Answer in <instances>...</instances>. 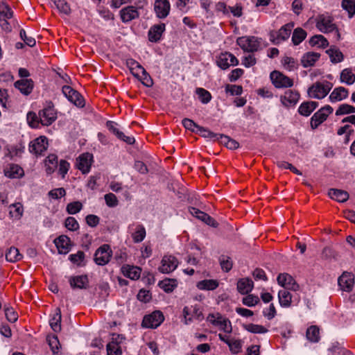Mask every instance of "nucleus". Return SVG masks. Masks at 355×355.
I'll use <instances>...</instances> for the list:
<instances>
[{
  "label": "nucleus",
  "mask_w": 355,
  "mask_h": 355,
  "mask_svg": "<svg viewBox=\"0 0 355 355\" xmlns=\"http://www.w3.org/2000/svg\"><path fill=\"white\" fill-rule=\"evenodd\" d=\"M332 83L329 81L316 82L308 89V95L310 98H324L332 88Z\"/></svg>",
  "instance_id": "1"
},
{
  "label": "nucleus",
  "mask_w": 355,
  "mask_h": 355,
  "mask_svg": "<svg viewBox=\"0 0 355 355\" xmlns=\"http://www.w3.org/2000/svg\"><path fill=\"white\" fill-rule=\"evenodd\" d=\"M293 26L294 23L291 22L283 26L277 32L272 31L270 33V40L275 44H278L280 42L286 40L290 37Z\"/></svg>",
  "instance_id": "4"
},
{
  "label": "nucleus",
  "mask_w": 355,
  "mask_h": 355,
  "mask_svg": "<svg viewBox=\"0 0 355 355\" xmlns=\"http://www.w3.org/2000/svg\"><path fill=\"white\" fill-rule=\"evenodd\" d=\"M55 244L58 248L60 254H67L71 249V241L70 239L65 236L62 235L55 239Z\"/></svg>",
  "instance_id": "23"
},
{
  "label": "nucleus",
  "mask_w": 355,
  "mask_h": 355,
  "mask_svg": "<svg viewBox=\"0 0 355 355\" xmlns=\"http://www.w3.org/2000/svg\"><path fill=\"white\" fill-rule=\"evenodd\" d=\"M320 330L316 326H311L307 329L306 338L313 343H317L320 339Z\"/></svg>",
  "instance_id": "44"
},
{
  "label": "nucleus",
  "mask_w": 355,
  "mask_h": 355,
  "mask_svg": "<svg viewBox=\"0 0 355 355\" xmlns=\"http://www.w3.org/2000/svg\"><path fill=\"white\" fill-rule=\"evenodd\" d=\"M320 55L318 53H306L302 56L301 59L302 66L305 68L313 66L315 62L319 59Z\"/></svg>",
  "instance_id": "30"
},
{
  "label": "nucleus",
  "mask_w": 355,
  "mask_h": 355,
  "mask_svg": "<svg viewBox=\"0 0 355 355\" xmlns=\"http://www.w3.org/2000/svg\"><path fill=\"white\" fill-rule=\"evenodd\" d=\"M47 342L49 347H51L52 352L53 354H57L60 346L58 337L56 336H48Z\"/></svg>",
  "instance_id": "52"
},
{
  "label": "nucleus",
  "mask_w": 355,
  "mask_h": 355,
  "mask_svg": "<svg viewBox=\"0 0 355 355\" xmlns=\"http://www.w3.org/2000/svg\"><path fill=\"white\" fill-rule=\"evenodd\" d=\"M351 113H355V107L348 104L340 105L338 110L336 111V116L348 114Z\"/></svg>",
  "instance_id": "49"
},
{
  "label": "nucleus",
  "mask_w": 355,
  "mask_h": 355,
  "mask_svg": "<svg viewBox=\"0 0 355 355\" xmlns=\"http://www.w3.org/2000/svg\"><path fill=\"white\" fill-rule=\"evenodd\" d=\"M318 106V103L315 101L304 102L300 105L298 112L301 115L308 116Z\"/></svg>",
  "instance_id": "29"
},
{
  "label": "nucleus",
  "mask_w": 355,
  "mask_h": 355,
  "mask_svg": "<svg viewBox=\"0 0 355 355\" xmlns=\"http://www.w3.org/2000/svg\"><path fill=\"white\" fill-rule=\"evenodd\" d=\"M19 36L26 45L31 47H33L35 45V40L32 37H28L26 35V31L24 29L20 30Z\"/></svg>",
  "instance_id": "62"
},
{
  "label": "nucleus",
  "mask_w": 355,
  "mask_h": 355,
  "mask_svg": "<svg viewBox=\"0 0 355 355\" xmlns=\"http://www.w3.org/2000/svg\"><path fill=\"white\" fill-rule=\"evenodd\" d=\"M171 5L168 0H155L154 11L159 19H165L169 14Z\"/></svg>",
  "instance_id": "14"
},
{
  "label": "nucleus",
  "mask_w": 355,
  "mask_h": 355,
  "mask_svg": "<svg viewBox=\"0 0 355 355\" xmlns=\"http://www.w3.org/2000/svg\"><path fill=\"white\" fill-rule=\"evenodd\" d=\"M53 3L60 12L69 15L71 13V8L65 0H53Z\"/></svg>",
  "instance_id": "45"
},
{
  "label": "nucleus",
  "mask_w": 355,
  "mask_h": 355,
  "mask_svg": "<svg viewBox=\"0 0 355 355\" xmlns=\"http://www.w3.org/2000/svg\"><path fill=\"white\" fill-rule=\"evenodd\" d=\"M261 40L254 36L240 37L237 39L236 43L244 51L254 52L260 48Z\"/></svg>",
  "instance_id": "3"
},
{
  "label": "nucleus",
  "mask_w": 355,
  "mask_h": 355,
  "mask_svg": "<svg viewBox=\"0 0 355 355\" xmlns=\"http://www.w3.org/2000/svg\"><path fill=\"white\" fill-rule=\"evenodd\" d=\"M230 350L234 354H236L241 352L242 347V343L239 340H231L228 343Z\"/></svg>",
  "instance_id": "60"
},
{
  "label": "nucleus",
  "mask_w": 355,
  "mask_h": 355,
  "mask_svg": "<svg viewBox=\"0 0 355 355\" xmlns=\"http://www.w3.org/2000/svg\"><path fill=\"white\" fill-rule=\"evenodd\" d=\"M311 46H318V47L324 49L328 46L329 42L322 35H315L309 40Z\"/></svg>",
  "instance_id": "37"
},
{
  "label": "nucleus",
  "mask_w": 355,
  "mask_h": 355,
  "mask_svg": "<svg viewBox=\"0 0 355 355\" xmlns=\"http://www.w3.org/2000/svg\"><path fill=\"white\" fill-rule=\"evenodd\" d=\"M220 266L223 271L229 272L232 268V261L230 258L225 255H222L219 259Z\"/></svg>",
  "instance_id": "54"
},
{
  "label": "nucleus",
  "mask_w": 355,
  "mask_h": 355,
  "mask_svg": "<svg viewBox=\"0 0 355 355\" xmlns=\"http://www.w3.org/2000/svg\"><path fill=\"white\" fill-rule=\"evenodd\" d=\"M288 290V289L284 288V289L280 290L278 293V297H279V303H280L281 306H285V307L289 306L291 303L292 297H291L290 292Z\"/></svg>",
  "instance_id": "36"
},
{
  "label": "nucleus",
  "mask_w": 355,
  "mask_h": 355,
  "mask_svg": "<svg viewBox=\"0 0 355 355\" xmlns=\"http://www.w3.org/2000/svg\"><path fill=\"white\" fill-rule=\"evenodd\" d=\"M83 207V205L79 201L70 202L67 206V211L69 214H76L79 212Z\"/></svg>",
  "instance_id": "55"
},
{
  "label": "nucleus",
  "mask_w": 355,
  "mask_h": 355,
  "mask_svg": "<svg viewBox=\"0 0 355 355\" xmlns=\"http://www.w3.org/2000/svg\"><path fill=\"white\" fill-rule=\"evenodd\" d=\"M24 212L23 206L21 203L17 202L9 206V213L12 218L19 219Z\"/></svg>",
  "instance_id": "39"
},
{
  "label": "nucleus",
  "mask_w": 355,
  "mask_h": 355,
  "mask_svg": "<svg viewBox=\"0 0 355 355\" xmlns=\"http://www.w3.org/2000/svg\"><path fill=\"white\" fill-rule=\"evenodd\" d=\"M270 77L276 88L291 87L293 85L292 79L278 71L271 72Z\"/></svg>",
  "instance_id": "8"
},
{
  "label": "nucleus",
  "mask_w": 355,
  "mask_h": 355,
  "mask_svg": "<svg viewBox=\"0 0 355 355\" xmlns=\"http://www.w3.org/2000/svg\"><path fill=\"white\" fill-rule=\"evenodd\" d=\"M349 94L348 89L343 87H336L329 95V100L331 102L334 103L340 101L347 98Z\"/></svg>",
  "instance_id": "25"
},
{
  "label": "nucleus",
  "mask_w": 355,
  "mask_h": 355,
  "mask_svg": "<svg viewBox=\"0 0 355 355\" xmlns=\"http://www.w3.org/2000/svg\"><path fill=\"white\" fill-rule=\"evenodd\" d=\"M164 317L160 311H153L151 314L144 316L142 327L145 328L155 329L164 321Z\"/></svg>",
  "instance_id": "7"
},
{
  "label": "nucleus",
  "mask_w": 355,
  "mask_h": 355,
  "mask_svg": "<svg viewBox=\"0 0 355 355\" xmlns=\"http://www.w3.org/2000/svg\"><path fill=\"white\" fill-rule=\"evenodd\" d=\"M300 98V94L296 91L287 90L284 94L280 97L282 103L286 107L294 106Z\"/></svg>",
  "instance_id": "19"
},
{
  "label": "nucleus",
  "mask_w": 355,
  "mask_h": 355,
  "mask_svg": "<svg viewBox=\"0 0 355 355\" xmlns=\"http://www.w3.org/2000/svg\"><path fill=\"white\" fill-rule=\"evenodd\" d=\"M329 196L339 202H345L349 199V193L341 189H330L328 192Z\"/></svg>",
  "instance_id": "27"
},
{
  "label": "nucleus",
  "mask_w": 355,
  "mask_h": 355,
  "mask_svg": "<svg viewBox=\"0 0 355 355\" xmlns=\"http://www.w3.org/2000/svg\"><path fill=\"white\" fill-rule=\"evenodd\" d=\"M141 75H139V78H137L140 80L144 85L148 87H150L153 85V81L150 76L147 73L146 69L144 68L141 71Z\"/></svg>",
  "instance_id": "53"
},
{
  "label": "nucleus",
  "mask_w": 355,
  "mask_h": 355,
  "mask_svg": "<svg viewBox=\"0 0 355 355\" xmlns=\"http://www.w3.org/2000/svg\"><path fill=\"white\" fill-rule=\"evenodd\" d=\"M26 119L29 125L34 128H37L40 123V116L33 112H28Z\"/></svg>",
  "instance_id": "51"
},
{
  "label": "nucleus",
  "mask_w": 355,
  "mask_h": 355,
  "mask_svg": "<svg viewBox=\"0 0 355 355\" xmlns=\"http://www.w3.org/2000/svg\"><path fill=\"white\" fill-rule=\"evenodd\" d=\"M306 37V32L302 28H297L293 31L292 42L294 45L300 44Z\"/></svg>",
  "instance_id": "40"
},
{
  "label": "nucleus",
  "mask_w": 355,
  "mask_h": 355,
  "mask_svg": "<svg viewBox=\"0 0 355 355\" xmlns=\"http://www.w3.org/2000/svg\"><path fill=\"white\" fill-rule=\"evenodd\" d=\"M196 93L198 96V98L203 104L208 103L211 99V95L207 90L203 88H197Z\"/></svg>",
  "instance_id": "47"
},
{
  "label": "nucleus",
  "mask_w": 355,
  "mask_h": 355,
  "mask_svg": "<svg viewBox=\"0 0 355 355\" xmlns=\"http://www.w3.org/2000/svg\"><path fill=\"white\" fill-rule=\"evenodd\" d=\"M120 16L122 21L127 23L138 18L139 13L136 7L129 6L121 10Z\"/></svg>",
  "instance_id": "20"
},
{
  "label": "nucleus",
  "mask_w": 355,
  "mask_h": 355,
  "mask_svg": "<svg viewBox=\"0 0 355 355\" xmlns=\"http://www.w3.org/2000/svg\"><path fill=\"white\" fill-rule=\"evenodd\" d=\"M69 282L73 289H85L87 288L89 283L87 275L70 277Z\"/></svg>",
  "instance_id": "22"
},
{
  "label": "nucleus",
  "mask_w": 355,
  "mask_h": 355,
  "mask_svg": "<svg viewBox=\"0 0 355 355\" xmlns=\"http://www.w3.org/2000/svg\"><path fill=\"white\" fill-rule=\"evenodd\" d=\"M40 123L49 126L57 119V112L53 105L49 104L39 112Z\"/></svg>",
  "instance_id": "9"
},
{
  "label": "nucleus",
  "mask_w": 355,
  "mask_h": 355,
  "mask_svg": "<svg viewBox=\"0 0 355 355\" xmlns=\"http://www.w3.org/2000/svg\"><path fill=\"white\" fill-rule=\"evenodd\" d=\"M125 65L135 78H139V72L144 67L138 62L132 58H128L125 60Z\"/></svg>",
  "instance_id": "31"
},
{
  "label": "nucleus",
  "mask_w": 355,
  "mask_h": 355,
  "mask_svg": "<svg viewBox=\"0 0 355 355\" xmlns=\"http://www.w3.org/2000/svg\"><path fill=\"white\" fill-rule=\"evenodd\" d=\"M93 155L85 153L81 154L76 159V166L83 174L88 173L90 171Z\"/></svg>",
  "instance_id": "12"
},
{
  "label": "nucleus",
  "mask_w": 355,
  "mask_h": 355,
  "mask_svg": "<svg viewBox=\"0 0 355 355\" xmlns=\"http://www.w3.org/2000/svg\"><path fill=\"white\" fill-rule=\"evenodd\" d=\"M182 123L187 130H191V132H196L199 127V125L197 123H196L193 120L188 118H184L182 120Z\"/></svg>",
  "instance_id": "57"
},
{
  "label": "nucleus",
  "mask_w": 355,
  "mask_h": 355,
  "mask_svg": "<svg viewBox=\"0 0 355 355\" xmlns=\"http://www.w3.org/2000/svg\"><path fill=\"white\" fill-rule=\"evenodd\" d=\"M338 283L342 291L350 292L354 284V276L352 273L344 272L343 275L339 277Z\"/></svg>",
  "instance_id": "18"
},
{
  "label": "nucleus",
  "mask_w": 355,
  "mask_h": 355,
  "mask_svg": "<svg viewBox=\"0 0 355 355\" xmlns=\"http://www.w3.org/2000/svg\"><path fill=\"white\" fill-rule=\"evenodd\" d=\"M259 302L257 296L253 295H248L243 298V303L248 306H253Z\"/></svg>",
  "instance_id": "63"
},
{
  "label": "nucleus",
  "mask_w": 355,
  "mask_h": 355,
  "mask_svg": "<svg viewBox=\"0 0 355 355\" xmlns=\"http://www.w3.org/2000/svg\"><path fill=\"white\" fill-rule=\"evenodd\" d=\"M15 87L18 89L21 94L28 95L33 89V82L31 79H21L15 83Z\"/></svg>",
  "instance_id": "24"
},
{
  "label": "nucleus",
  "mask_w": 355,
  "mask_h": 355,
  "mask_svg": "<svg viewBox=\"0 0 355 355\" xmlns=\"http://www.w3.org/2000/svg\"><path fill=\"white\" fill-rule=\"evenodd\" d=\"M112 251L109 245L104 244L99 247L94 253V261L98 266H105L112 257Z\"/></svg>",
  "instance_id": "5"
},
{
  "label": "nucleus",
  "mask_w": 355,
  "mask_h": 355,
  "mask_svg": "<svg viewBox=\"0 0 355 355\" xmlns=\"http://www.w3.org/2000/svg\"><path fill=\"white\" fill-rule=\"evenodd\" d=\"M340 81L347 85H351L355 83V74L351 69H344L340 73Z\"/></svg>",
  "instance_id": "32"
},
{
  "label": "nucleus",
  "mask_w": 355,
  "mask_h": 355,
  "mask_svg": "<svg viewBox=\"0 0 355 355\" xmlns=\"http://www.w3.org/2000/svg\"><path fill=\"white\" fill-rule=\"evenodd\" d=\"M282 64L285 69L291 71L297 68V63L291 57L285 56L282 60Z\"/></svg>",
  "instance_id": "46"
},
{
  "label": "nucleus",
  "mask_w": 355,
  "mask_h": 355,
  "mask_svg": "<svg viewBox=\"0 0 355 355\" xmlns=\"http://www.w3.org/2000/svg\"><path fill=\"white\" fill-rule=\"evenodd\" d=\"M333 108L330 105H325L316 112L311 119V126L313 129L317 128L323 123L331 113Z\"/></svg>",
  "instance_id": "10"
},
{
  "label": "nucleus",
  "mask_w": 355,
  "mask_h": 355,
  "mask_svg": "<svg viewBox=\"0 0 355 355\" xmlns=\"http://www.w3.org/2000/svg\"><path fill=\"white\" fill-rule=\"evenodd\" d=\"M69 259L73 263L80 266L85 259V253L83 251H78L76 254H70Z\"/></svg>",
  "instance_id": "61"
},
{
  "label": "nucleus",
  "mask_w": 355,
  "mask_h": 355,
  "mask_svg": "<svg viewBox=\"0 0 355 355\" xmlns=\"http://www.w3.org/2000/svg\"><path fill=\"white\" fill-rule=\"evenodd\" d=\"M316 27L320 31L324 33L336 31L337 39L339 40L340 37L339 31L336 24L333 22L332 17L327 15H320L317 17Z\"/></svg>",
  "instance_id": "2"
},
{
  "label": "nucleus",
  "mask_w": 355,
  "mask_h": 355,
  "mask_svg": "<svg viewBox=\"0 0 355 355\" xmlns=\"http://www.w3.org/2000/svg\"><path fill=\"white\" fill-rule=\"evenodd\" d=\"M342 7L347 10L349 17L355 14V1L354 0H343Z\"/></svg>",
  "instance_id": "50"
},
{
  "label": "nucleus",
  "mask_w": 355,
  "mask_h": 355,
  "mask_svg": "<svg viewBox=\"0 0 355 355\" xmlns=\"http://www.w3.org/2000/svg\"><path fill=\"white\" fill-rule=\"evenodd\" d=\"M243 327L252 334H266L268 332V329L265 327L252 323L243 324Z\"/></svg>",
  "instance_id": "41"
},
{
  "label": "nucleus",
  "mask_w": 355,
  "mask_h": 355,
  "mask_svg": "<svg viewBox=\"0 0 355 355\" xmlns=\"http://www.w3.org/2000/svg\"><path fill=\"white\" fill-rule=\"evenodd\" d=\"M61 311L60 308H57L55 313L49 321L50 326L53 331L59 332L61 330Z\"/></svg>",
  "instance_id": "33"
},
{
  "label": "nucleus",
  "mask_w": 355,
  "mask_h": 355,
  "mask_svg": "<svg viewBox=\"0 0 355 355\" xmlns=\"http://www.w3.org/2000/svg\"><path fill=\"white\" fill-rule=\"evenodd\" d=\"M13 12L10 6L5 2L0 3V18L10 19Z\"/></svg>",
  "instance_id": "48"
},
{
  "label": "nucleus",
  "mask_w": 355,
  "mask_h": 355,
  "mask_svg": "<svg viewBox=\"0 0 355 355\" xmlns=\"http://www.w3.org/2000/svg\"><path fill=\"white\" fill-rule=\"evenodd\" d=\"M65 227L71 231H76L79 228V224L75 218L69 216L65 220Z\"/></svg>",
  "instance_id": "58"
},
{
  "label": "nucleus",
  "mask_w": 355,
  "mask_h": 355,
  "mask_svg": "<svg viewBox=\"0 0 355 355\" xmlns=\"http://www.w3.org/2000/svg\"><path fill=\"white\" fill-rule=\"evenodd\" d=\"M277 280L279 285L284 288L293 291H297L299 288L298 284H297L293 277L288 273L279 274Z\"/></svg>",
  "instance_id": "16"
},
{
  "label": "nucleus",
  "mask_w": 355,
  "mask_h": 355,
  "mask_svg": "<svg viewBox=\"0 0 355 355\" xmlns=\"http://www.w3.org/2000/svg\"><path fill=\"white\" fill-rule=\"evenodd\" d=\"M104 199H105L106 205L109 207H115L119 204V200H118L116 196L112 193H109L105 194L104 196Z\"/></svg>",
  "instance_id": "56"
},
{
  "label": "nucleus",
  "mask_w": 355,
  "mask_h": 355,
  "mask_svg": "<svg viewBox=\"0 0 355 355\" xmlns=\"http://www.w3.org/2000/svg\"><path fill=\"white\" fill-rule=\"evenodd\" d=\"M159 286L166 293H171L178 286L175 279H164L158 284Z\"/></svg>",
  "instance_id": "35"
},
{
  "label": "nucleus",
  "mask_w": 355,
  "mask_h": 355,
  "mask_svg": "<svg viewBox=\"0 0 355 355\" xmlns=\"http://www.w3.org/2000/svg\"><path fill=\"white\" fill-rule=\"evenodd\" d=\"M225 92L227 93H230L232 96H238L242 94L243 88L240 85H227L225 87Z\"/></svg>",
  "instance_id": "59"
},
{
  "label": "nucleus",
  "mask_w": 355,
  "mask_h": 355,
  "mask_svg": "<svg viewBox=\"0 0 355 355\" xmlns=\"http://www.w3.org/2000/svg\"><path fill=\"white\" fill-rule=\"evenodd\" d=\"M48 147V140L44 136H41L34 141H33L29 145V150L32 153L36 155H41L44 152Z\"/></svg>",
  "instance_id": "15"
},
{
  "label": "nucleus",
  "mask_w": 355,
  "mask_h": 355,
  "mask_svg": "<svg viewBox=\"0 0 355 355\" xmlns=\"http://www.w3.org/2000/svg\"><path fill=\"white\" fill-rule=\"evenodd\" d=\"M253 286V282L249 278L241 279L237 282V290L242 295L249 293L252 290Z\"/></svg>",
  "instance_id": "28"
},
{
  "label": "nucleus",
  "mask_w": 355,
  "mask_h": 355,
  "mask_svg": "<svg viewBox=\"0 0 355 355\" xmlns=\"http://www.w3.org/2000/svg\"><path fill=\"white\" fill-rule=\"evenodd\" d=\"M62 92L64 96L73 104L79 107L85 106V100L82 95L76 90L68 85H64L62 88Z\"/></svg>",
  "instance_id": "6"
},
{
  "label": "nucleus",
  "mask_w": 355,
  "mask_h": 355,
  "mask_svg": "<svg viewBox=\"0 0 355 355\" xmlns=\"http://www.w3.org/2000/svg\"><path fill=\"white\" fill-rule=\"evenodd\" d=\"M22 256L19 250L15 247H11L6 253V259L10 262H16L21 259Z\"/></svg>",
  "instance_id": "42"
},
{
  "label": "nucleus",
  "mask_w": 355,
  "mask_h": 355,
  "mask_svg": "<svg viewBox=\"0 0 355 355\" xmlns=\"http://www.w3.org/2000/svg\"><path fill=\"white\" fill-rule=\"evenodd\" d=\"M238 64L237 58L227 52L221 53L217 60V65L222 69H227L230 66H236Z\"/></svg>",
  "instance_id": "13"
},
{
  "label": "nucleus",
  "mask_w": 355,
  "mask_h": 355,
  "mask_svg": "<svg viewBox=\"0 0 355 355\" xmlns=\"http://www.w3.org/2000/svg\"><path fill=\"white\" fill-rule=\"evenodd\" d=\"M218 286V282L214 279H205L198 282L197 287L200 290L213 291Z\"/></svg>",
  "instance_id": "38"
},
{
  "label": "nucleus",
  "mask_w": 355,
  "mask_h": 355,
  "mask_svg": "<svg viewBox=\"0 0 355 355\" xmlns=\"http://www.w3.org/2000/svg\"><path fill=\"white\" fill-rule=\"evenodd\" d=\"M166 28L165 24L160 23L153 25L148 31V40L151 42H157L164 32Z\"/></svg>",
  "instance_id": "21"
},
{
  "label": "nucleus",
  "mask_w": 355,
  "mask_h": 355,
  "mask_svg": "<svg viewBox=\"0 0 355 355\" xmlns=\"http://www.w3.org/2000/svg\"><path fill=\"white\" fill-rule=\"evenodd\" d=\"M179 262L173 255H164L161 261L158 270L163 274H168L174 271L178 266Z\"/></svg>",
  "instance_id": "11"
},
{
  "label": "nucleus",
  "mask_w": 355,
  "mask_h": 355,
  "mask_svg": "<svg viewBox=\"0 0 355 355\" xmlns=\"http://www.w3.org/2000/svg\"><path fill=\"white\" fill-rule=\"evenodd\" d=\"M116 125L117 123L112 121H108L106 123V127L107 128V129L114 135H115L118 139L123 141L128 144H134L135 141V138L132 137L125 135L123 132L120 131L117 128Z\"/></svg>",
  "instance_id": "17"
},
{
  "label": "nucleus",
  "mask_w": 355,
  "mask_h": 355,
  "mask_svg": "<svg viewBox=\"0 0 355 355\" xmlns=\"http://www.w3.org/2000/svg\"><path fill=\"white\" fill-rule=\"evenodd\" d=\"M146 230L142 225H137L136 230L132 234L135 243L141 242L146 237Z\"/></svg>",
  "instance_id": "43"
},
{
  "label": "nucleus",
  "mask_w": 355,
  "mask_h": 355,
  "mask_svg": "<svg viewBox=\"0 0 355 355\" xmlns=\"http://www.w3.org/2000/svg\"><path fill=\"white\" fill-rule=\"evenodd\" d=\"M111 336V342L107 344V348L111 347L114 345H119L125 339L123 336L121 334H112Z\"/></svg>",
  "instance_id": "64"
},
{
  "label": "nucleus",
  "mask_w": 355,
  "mask_h": 355,
  "mask_svg": "<svg viewBox=\"0 0 355 355\" xmlns=\"http://www.w3.org/2000/svg\"><path fill=\"white\" fill-rule=\"evenodd\" d=\"M121 270L123 275L131 279H138L140 277L141 269L139 267L126 265Z\"/></svg>",
  "instance_id": "26"
},
{
  "label": "nucleus",
  "mask_w": 355,
  "mask_h": 355,
  "mask_svg": "<svg viewBox=\"0 0 355 355\" xmlns=\"http://www.w3.org/2000/svg\"><path fill=\"white\" fill-rule=\"evenodd\" d=\"M326 53L329 55L331 62L333 63H338L343 60V53L336 46H331Z\"/></svg>",
  "instance_id": "34"
}]
</instances>
